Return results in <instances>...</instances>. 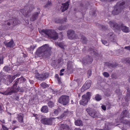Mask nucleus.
Here are the masks:
<instances>
[{
    "label": "nucleus",
    "mask_w": 130,
    "mask_h": 130,
    "mask_svg": "<svg viewBox=\"0 0 130 130\" xmlns=\"http://www.w3.org/2000/svg\"><path fill=\"white\" fill-rule=\"evenodd\" d=\"M52 48L47 44L41 46L38 48L35 54L36 57H42L46 58L49 57L51 55Z\"/></svg>",
    "instance_id": "nucleus-1"
},
{
    "label": "nucleus",
    "mask_w": 130,
    "mask_h": 130,
    "mask_svg": "<svg viewBox=\"0 0 130 130\" xmlns=\"http://www.w3.org/2000/svg\"><path fill=\"white\" fill-rule=\"evenodd\" d=\"M124 48L130 51V46H125Z\"/></svg>",
    "instance_id": "nucleus-55"
},
{
    "label": "nucleus",
    "mask_w": 130,
    "mask_h": 130,
    "mask_svg": "<svg viewBox=\"0 0 130 130\" xmlns=\"http://www.w3.org/2000/svg\"><path fill=\"white\" fill-rule=\"evenodd\" d=\"M102 41L103 44L107 46L109 45V42H107L106 40H102Z\"/></svg>",
    "instance_id": "nucleus-39"
},
{
    "label": "nucleus",
    "mask_w": 130,
    "mask_h": 130,
    "mask_svg": "<svg viewBox=\"0 0 130 130\" xmlns=\"http://www.w3.org/2000/svg\"><path fill=\"white\" fill-rule=\"evenodd\" d=\"M80 41L84 43H86L87 42V39L84 36H82L81 37Z\"/></svg>",
    "instance_id": "nucleus-31"
},
{
    "label": "nucleus",
    "mask_w": 130,
    "mask_h": 130,
    "mask_svg": "<svg viewBox=\"0 0 130 130\" xmlns=\"http://www.w3.org/2000/svg\"><path fill=\"white\" fill-rule=\"evenodd\" d=\"M56 46H58L61 48H62L63 47H64V44L63 43H59L57 42L56 43Z\"/></svg>",
    "instance_id": "nucleus-33"
},
{
    "label": "nucleus",
    "mask_w": 130,
    "mask_h": 130,
    "mask_svg": "<svg viewBox=\"0 0 130 130\" xmlns=\"http://www.w3.org/2000/svg\"><path fill=\"white\" fill-rule=\"evenodd\" d=\"M63 75V73H62V72H60V75L61 76L62 75Z\"/></svg>",
    "instance_id": "nucleus-58"
},
{
    "label": "nucleus",
    "mask_w": 130,
    "mask_h": 130,
    "mask_svg": "<svg viewBox=\"0 0 130 130\" xmlns=\"http://www.w3.org/2000/svg\"><path fill=\"white\" fill-rule=\"evenodd\" d=\"M67 19L64 18L63 20H60L59 19H56L55 22L57 23H63L64 22H66Z\"/></svg>",
    "instance_id": "nucleus-27"
},
{
    "label": "nucleus",
    "mask_w": 130,
    "mask_h": 130,
    "mask_svg": "<svg viewBox=\"0 0 130 130\" xmlns=\"http://www.w3.org/2000/svg\"><path fill=\"white\" fill-rule=\"evenodd\" d=\"M5 24H7L8 25H10L11 23L15 25L19 24L18 21L16 19H13L12 20L10 19L5 22Z\"/></svg>",
    "instance_id": "nucleus-11"
},
{
    "label": "nucleus",
    "mask_w": 130,
    "mask_h": 130,
    "mask_svg": "<svg viewBox=\"0 0 130 130\" xmlns=\"http://www.w3.org/2000/svg\"><path fill=\"white\" fill-rule=\"evenodd\" d=\"M108 85L107 84L103 88L102 90L104 92L105 94L107 96H109L110 95L111 93L110 90L109 88L107 89L106 88V86Z\"/></svg>",
    "instance_id": "nucleus-16"
},
{
    "label": "nucleus",
    "mask_w": 130,
    "mask_h": 130,
    "mask_svg": "<svg viewBox=\"0 0 130 130\" xmlns=\"http://www.w3.org/2000/svg\"><path fill=\"white\" fill-rule=\"evenodd\" d=\"M105 0L107 2H111V1H113V0Z\"/></svg>",
    "instance_id": "nucleus-60"
},
{
    "label": "nucleus",
    "mask_w": 130,
    "mask_h": 130,
    "mask_svg": "<svg viewBox=\"0 0 130 130\" xmlns=\"http://www.w3.org/2000/svg\"><path fill=\"white\" fill-rule=\"evenodd\" d=\"M55 77L57 78V79L58 81V83L59 84H60L61 83V82L60 79L58 75L57 74H56L55 75Z\"/></svg>",
    "instance_id": "nucleus-41"
},
{
    "label": "nucleus",
    "mask_w": 130,
    "mask_h": 130,
    "mask_svg": "<svg viewBox=\"0 0 130 130\" xmlns=\"http://www.w3.org/2000/svg\"><path fill=\"white\" fill-rule=\"evenodd\" d=\"M122 114L123 115V116H125L126 117H128L129 115V113L127 110H125L123 111Z\"/></svg>",
    "instance_id": "nucleus-32"
},
{
    "label": "nucleus",
    "mask_w": 130,
    "mask_h": 130,
    "mask_svg": "<svg viewBox=\"0 0 130 130\" xmlns=\"http://www.w3.org/2000/svg\"><path fill=\"white\" fill-rule=\"evenodd\" d=\"M58 101L63 105H66L69 102V97L67 95H62L59 99Z\"/></svg>",
    "instance_id": "nucleus-7"
},
{
    "label": "nucleus",
    "mask_w": 130,
    "mask_h": 130,
    "mask_svg": "<svg viewBox=\"0 0 130 130\" xmlns=\"http://www.w3.org/2000/svg\"><path fill=\"white\" fill-rule=\"evenodd\" d=\"M75 125L77 126H80L83 125L82 121L79 119L76 121H75Z\"/></svg>",
    "instance_id": "nucleus-26"
},
{
    "label": "nucleus",
    "mask_w": 130,
    "mask_h": 130,
    "mask_svg": "<svg viewBox=\"0 0 130 130\" xmlns=\"http://www.w3.org/2000/svg\"><path fill=\"white\" fill-rule=\"evenodd\" d=\"M127 91L128 92H129L130 91V90L129 89H128Z\"/></svg>",
    "instance_id": "nucleus-64"
},
{
    "label": "nucleus",
    "mask_w": 130,
    "mask_h": 130,
    "mask_svg": "<svg viewBox=\"0 0 130 130\" xmlns=\"http://www.w3.org/2000/svg\"><path fill=\"white\" fill-rule=\"evenodd\" d=\"M125 2L123 1H120L118 2L112 11V13L114 15L118 14L121 12L122 9L125 8Z\"/></svg>",
    "instance_id": "nucleus-4"
},
{
    "label": "nucleus",
    "mask_w": 130,
    "mask_h": 130,
    "mask_svg": "<svg viewBox=\"0 0 130 130\" xmlns=\"http://www.w3.org/2000/svg\"><path fill=\"white\" fill-rule=\"evenodd\" d=\"M91 81L88 80L87 81L85 84L82 88L81 91H83L84 90L89 88L91 86Z\"/></svg>",
    "instance_id": "nucleus-12"
},
{
    "label": "nucleus",
    "mask_w": 130,
    "mask_h": 130,
    "mask_svg": "<svg viewBox=\"0 0 130 130\" xmlns=\"http://www.w3.org/2000/svg\"><path fill=\"white\" fill-rule=\"evenodd\" d=\"M17 118L19 122L20 123H22L23 121V114L21 113L18 114L17 115Z\"/></svg>",
    "instance_id": "nucleus-19"
},
{
    "label": "nucleus",
    "mask_w": 130,
    "mask_h": 130,
    "mask_svg": "<svg viewBox=\"0 0 130 130\" xmlns=\"http://www.w3.org/2000/svg\"><path fill=\"white\" fill-rule=\"evenodd\" d=\"M0 122H1V123H2V125H5V121L4 120H0Z\"/></svg>",
    "instance_id": "nucleus-52"
},
{
    "label": "nucleus",
    "mask_w": 130,
    "mask_h": 130,
    "mask_svg": "<svg viewBox=\"0 0 130 130\" xmlns=\"http://www.w3.org/2000/svg\"><path fill=\"white\" fill-rule=\"evenodd\" d=\"M63 113L62 114L60 117V118L61 119L62 118L64 117H66L67 116H69L71 113L68 111L67 109H66L63 111Z\"/></svg>",
    "instance_id": "nucleus-17"
},
{
    "label": "nucleus",
    "mask_w": 130,
    "mask_h": 130,
    "mask_svg": "<svg viewBox=\"0 0 130 130\" xmlns=\"http://www.w3.org/2000/svg\"><path fill=\"white\" fill-rule=\"evenodd\" d=\"M67 35L69 38L70 39H74L78 38L77 35L75 34L74 31L71 30L68 31Z\"/></svg>",
    "instance_id": "nucleus-8"
},
{
    "label": "nucleus",
    "mask_w": 130,
    "mask_h": 130,
    "mask_svg": "<svg viewBox=\"0 0 130 130\" xmlns=\"http://www.w3.org/2000/svg\"><path fill=\"white\" fill-rule=\"evenodd\" d=\"M86 61L87 63H90L93 61V59L92 57L88 56L87 57Z\"/></svg>",
    "instance_id": "nucleus-30"
},
{
    "label": "nucleus",
    "mask_w": 130,
    "mask_h": 130,
    "mask_svg": "<svg viewBox=\"0 0 130 130\" xmlns=\"http://www.w3.org/2000/svg\"><path fill=\"white\" fill-rule=\"evenodd\" d=\"M52 122V119L50 118H43L41 120V122L42 123L47 125L51 124Z\"/></svg>",
    "instance_id": "nucleus-10"
},
{
    "label": "nucleus",
    "mask_w": 130,
    "mask_h": 130,
    "mask_svg": "<svg viewBox=\"0 0 130 130\" xmlns=\"http://www.w3.org/2000/svg\"><path fill=\"white\" fill-rule=\"evenodd\" d=\"M69 4L68 2H67L65 3H63L62 4L60 9L62 12H63L67 10L68 8Z\"/></svg>",
    "instance_id": "nucleus-15"
},
{
    "label": "nucleus",
    "mask_w": 130,
    "mask_h": 130,
    "mask_svg": "<svg viewBox=\"0 0 130 130\" xmlns=\"http://www.w3.org/2000/svg\"><path fill=\"white\" fill-rule=\"evenodd\" d=\"M8 89H10L9 91L11 95L12 93L17 92L19 90V87L17 86L13 85L12 87L9 88Z\"/></svg>",
    "instance_id": "nucleus-13"
},
{
    "label": "nucleus",
    "mask_w": 130,
    "mask_h": 130,
    "mask_svg": "<svg viewBox=\"0 0 130 130\" xmlns=\"http://www.w3.org/2000/svg\"><path fill=\"white\" fill-rule=\"evenodd\" d=\"M2 128L4 130H8V129L7 127H6L5 126V125H2Z\"/></svg>",
    "instance_id": "nucleus-49"
},
{
    "label": "nucleus",
    "mask_w": 130,
    "mask_h": 130,
    "mask_svg": "<svg viewBox=\"0 0 130 130\" xmlns=\"http://www.w3.org/2000/svg\"><path fill=\"white\" fill-rule=\"evenodd\" d=\"M51 5V2L49 1L45 5V7L47 8L50 7Z\"/></svg>",
    "instance_id": "nucleus-45"
},
{
    "label": "nucleus",
    "mask_w": 130,
    "mask_h": 130,
    "mask_svg": "<svg viewBox=\"0 0 130 130\" xmlns=\"http://www.w3.org/2000/svg\"><path fill=\"white\" fill-rule=\"evenodd\" d=\"M35 47V46L34 45L31 46L30 47V50L33 51Z\"/></svg>",
    "instance_id": "nucleus-51"
},
{
    "label": "nucleus",
    "mask_w": 130,
    "mask_h": 130,
    "mask_svg": "<svg viewBox=\"0 0 130 130\" xmlns=\"http://www.w3.org/2000/svg\"><path fill=\"white\" fill-rule=\"evenodd\" d=\"M74 64V63L73 62L71 61H69L67 64V69L68 70H69L71 69H72L73 67Z\"/></svg>",
    "instance_id": "nucleus-20"
},
{
    "label": "nucleus",
    "mask_w": 130,
    "mask_h": 130,
    "mask_svg": "<svg viewBox=\"0 0 130 130\" xmlns=\"http://www.w3.org/2000/svg\"><path fill=\"white\" fill-rule=\"evenodd\" d=\"M3 62V58L2 57H0V64H2Z\"/></svg>",
    "instance_id": "nucleus-54"
},
{
    "label": "nucleus",
    "mask_w": 130,
    "mask_h": 130,
    "mask_svg": "<svg viewBox=\"0 0 130 130\" xmlns=\"http://www.w3.org/2000/svg\"><path fill=\"white\" fill-rule=\"evenodd\" d=\"M91 95V93L89 92H87L86 94L83 95L82 96V100L79 102L80 104L84 106L87 105L88 100L90 99Z\"/></svg>",
    "instance_id": "nucleus-5"
},
{
    "label": "nucleus",
    "mask_w": 130,
    "mask_h": 130,
    "mask_svg": "<svg viewBox=\"0 0 130 130\" xmlns=\"http://www.w3.org/2000/svg\"><path fill=\"white\" fill-rule=\"evenodd\" d=\"M67 28L66 26H61L58 28V29L60 30H64Z\"/></svg>",
    "instance_id": "nucleus-38"
},
{
    "label": "nucleus",
    "mask_w": 130,
    "mask_h": 130,
    "mask_svg": "<svg viewBox=\"0 0 130 130\" xmlns=\"http://www.w3.org/2000/svg\"><path fill=\"white\" fill-rule=\"evenodd\" d=\"M41 86L43 88H44L48 87V86L45 83H42L40 84Z\"/></svg>",
    "instance_id": "nucleus-37"
},
{
    "label": "nucleus",
    "mask_w": 130,
    "mask_h": 130,
    "mask_svg": "<svg viewBox=\"0 0 130 130\" xmlns=\"http://www.w3.org/2000/svg\"><path fill=\"white\" fill-rule=\"evenodd\" d=\"M103 74L104 76L105 77H108L109 76V74L107 72H103Z\"/></svg>",
    "instance_id": "nucleus-43"
},
{
    "label": "nucleus",
    "mask_w": 130,
    "mask_h": 130,
    "mask_svg": "<svg viewBox=\"0 0 130 130\" xmlns=\"http://www.w3.org/2000/svg\"><path fill=\"white\" fill-rule=\"evenodd\" d=\"M40 33H44L48 36V38L54 40L57 39L58 38V33L53 29H43L39 30Z\"/></svg>",
    "instance_id": "nucleus-2"
},
{
    "label": "nucleus",
    "mask_w": 130,
    "mask_h": 130,
    "mask_svg": "<svg viewBox=\"0 0 130 130\" xmlns=\"http://www.w3.org/2000/svg\"><path fill=\"white\" fill-rule=\"evenodd\" d=\"M116 36L112 32H110L106 35L105 38L110 42H115L116 41Z\"/></svg>",
    "instance_id": "nucleus-9"
},
{
    "label": "nucleus",
    "mask_w": 130,
    "mask_h": 130,
    "mask_svg": "<svg viewBox=\"0 0 130 130\" xmlns=\"http://www.w3.org/2000/svg\"><path fill=\"white\" fill-rule=\"evenodd\" d=\"M16 122V121L15 120H14L13 121L12 123H15Z\"/></svg>",
    "instance_id": "nucleus-59"
},
{
    "label": "nucleus",
    "mask_w": 130,
    "mask_h": 130,
    "mask_svg": "<svg viewBox=\"0 0 130 130\" xmlns=\"http://www.w3.org/2000/svg\"><path fill=\"white\" fill-rule=\"evenodd\" d=\"M105 125V129H96V130H110V128L109 126H107V124H106Z\"/></svg>",
    "instance_id": "nucleus-40"
},
{
    "label": "nucleus",
    "mask_w": 130,
    "mask_h": 130,
    "mask_svg": "<svg viewBox=\"0 0 130 130\" xmlns=\"http://www.w3.org/2000/svg\"><path fill=\"white\" fill-rule=\"evenodd\" d=\"M49 76V74L48 73H44L41 74V80H44L47 77Z\"/></svg>",
    "instance_id": "nucleus-23"
},
{
    "label": "nucleus",
    "mask_w": 130,
    "mask_h": 130,
    "mask_svg": "<svg viewBox=\"0 0 130 130\" xmlns=\"http://www.w3.org/2000/svg\"><path fill=\"white\" fill-rule=\"evenodd\" d=\"M99 27L100 28H102V29L104 30L106 29L107 28L106 26H104L100 25L99 26Z\"/></svg>",
    "instance_id": "nucleus-46"
},
{
    "label": "nucleus",
    "mask_w": 130,
    "mask_h": 130,
    "mask_svg": "<svg viewBox=\"0 0 130 130\" xmlns=\"http://www.w3.org/2000/svg\"><path fill=\"white\" fill-rule=\"evenodd\" d=\"M20 78V80H22L23 79V82L25 81V80H26V79H25V78H23L22 77L21 78Z\"/></svg>",
    "instance_id": "nucleus-56"
},
{
    "label": "nucleus",
    "mask_w": 130,
    "mask_h": 130,
    "mask_svg": "<svg viewBox=\"0 0 130 130\" xmlns=\"http://www.w3.org/2000/svg\"><path fill=\"white\" fill-rule=\"evenodd\" d=\"M60 130H68L69 126L66 124H61L60 127Z\"/></svg>",
    "instance_id": "nucleus-21"
},
{
    "label": "nucleus",
    "mask_w": 130,
    "mask_h": 130,
    "mask_svg": "<svg viewBox=\"0 0 130 130\" xmlns=\"http://www.w3.org/2000/svg\"><path fill=\"white\" fill-rule=\"evenodd\" d=\"M125 101H128L130 99V95L129 93H127L125 98Z\"/></svg>",
    "instance_id": "nucleus-35"
},
{
    "label": "nucleus",
    "mask_w": 130,
    "mask_h": 130,
    "mask_svg": "<svg viewBox=\"0 0 130 130\" xmlns=\"http://www.w3.org/2000/svg\"><path fill=\"white\" fill-rule=\"evenodd\" d=\"M41 74H39L38 73H36L35 74V77L37 79L41 80Z\"/></svg>",
    "instance_id": "nucleus-36"
},
{
    "label": "nucleus",
    "mask_w": 130,
    "mask_h": 130,
    "mask_svg": "<svg viewBox=\"0 0 130 130\" xmlns=\"http://www.w3.org/2000/svg\"><path fill=\"white\" fill-rule=\"evenodd\" d=\"M4 69L6 71L8 72L9 71V70L10 69L9 67H5L4 68Z\"/></svg>",
    "instance_id": "nucleus-48"
},
{
    "label": "nucleus",
    "mask_w": 130,
    "mask_h": 130,
    "mask_svg": "<svg viewBox=\"0 0 130 130\" xmlns=\"http://www.w3.org/2000/svg\"><path fill=\"white\" fill-rule=\"evenodd\" d=\"M123 53V52L122 51H121V52H120L119 53H121V54L122 53Z\"/></svg>",
    "instance_id": "nucleus-62"
},
{
    "label": "nucleus",
    "mask_w": 130,
    "mask_h": 130,
    "mask_svg": "<svg viewBox=\"0 0 130 130\" xmlns=\"http://www.w3.org/2000/svg\"><path fill=\"white\" fill-rule=\"evenodd\" d=\"M101 108L102 109H103L104 110H106V106L104 105H102L101 106Z\"/></svg>",
    "instance_id": "nucleus-53"
},
{
    "label": "nucleus",
    "mask_w": 130,
    "mask_h": 130,
    "mask_svg": "<svg viewBox=\"0 0 130 130\" xmlns=\"http://www.w3.org/2000/svg\"><path fill=\"white\" fill-rule=\"evenodd\" d=\"M54 105V103L52 102L49 101L48 103V106L51 107H53Z\"/></svg>",
    "instance_id": "nucleus-44"
},
{
    "label": "nucleus",
    "mask_w": 130,
    "mask_h": 130,
    "mask_svg": "<svg viewBox=\"0 0 130 130\" xmlns=\"http://www.w3.org/2000/svg\"><path fill=\"white\" fill-rule=\"evenodd\" d=\"M95 99L96 100L99 101L101 99V97L99 94H97L95 96Z\"/></svg>",
    "instance_id": "nucleus-34"
},
{
    "label": "nucleus",
    "mask_w": 130,
    "mask_h": 130,
    "mask_svg": "<svg viewBox=\"0 0 130 130\" xmlns=\"http://www.w3.org/2000/svg\"><path fill=\"white\" fill-rule=\"evenodd\" d=\"M42 112L44 113H47L48 111V109L47 106H43L41 109Z\"/></svg>",
    "instance_id": "nucleus-22"
},
{
    "label": "nucleus",
    "mask_w": 130,
    "mask_h": 130,
    "mask_svg": "<svg viewBox=\"0 0 130 130\" xmlns=\"http://www.w3.org/2000/svg\"><path fill=\"white\" fill-rule=\"evenodd\" d=\"M5 45L8 47L13 48L15 45V44L13 40L8 42H4Z\"/></svg>",
    "instance_id": "nucleus-14"
},
{
    "label": "nucleus",
    "mask_w": 130,
    "mask_h": 130,
    "mask_svg": "<svg viewBox=\"0 0 130 130\" xmlns=\"http://www.w3.org/2000/svg\"><path fill=\"white\" fill-rule=\"evenodd\" d=\"M90 110L91 108H87L86 109V110L87 111L88 114L90 115Z\"/></svg>",
    "instance_id": "nucleus-50"
},
{
    "label": "nucleus",
    "mask_w": 130,
    "mask_h": 130,
    "mask_svg": "<svg viewBox=\"0 0 130 130\" xmlns=\"http://www.w3.org/2000/svg\"><path fill=\"white\" fill-rule=\"evenodd\" d=\"M33 6H31L30 7L25 6L24 9H21L20 11L25 16L28 15V13L30 12L33 9Z\"/></svg>",
    "instance_id": "nucleus-6"
},
{
    "label": "nucleus",
    "mask_w": 130,
    "mask_h": 130,
    "mask_svg": "<svg viewBox=\"0 0 130 130\" xmlns=\"http://www.w3.org/2000/svg\"><path fill=\"white\" fill-rule=\"evenodd\" d=\"M90 115L93 118H96L98 116L97 113L95 111L91 112L90 114Z\"/></svg>",
    "instance_id": "nucleus-29"
},
{
    "label": "nucleus",
    "mask_w": 130,
    "mask_h": 130,
    "mask_svg": "<svg viewBox=\"0 0 130 130\" xmlns=\"http://www.w3.org/2000/svg\"><path fill=\"white\" fill-rule=\"evenodd\" d=\"M10 90V89H8L7 90L4 92H0V93L2 94L6 95H10V93L9 92V91Z\"/></svg>",
    "instance_id": "nucleus-28"
},
{
    "label": "nucleus",
    "mask_w": 130,
    "mask_h": 130,
    "mask_svg": "<svg viewBox=\"0 0 130 130\" xmlns=\"http://www.w3.org/2000/svg\"><path fill=\"white\" fill-rule=\"evenodd\" d=\"M128 81L130 83V77L129 78V79H128Z\"/></svg>",
    "instance_id": "nucleus-63"
},
{
    "label": "nucleus",
    "mask_w": 130,
    "mask_h": 130,
    "mask_svg": "<svg viewBox=\"0 0 130 130\" xmlns=\"http://www.w3.org/2000/svg\"><path fill=\"white\" fill-rule=\"evenodd\" d=\"M20 78H19L15 79L14 81L15 83L13 85L17 86V85L19 83V80H20Z\"/></svg>",
    "instance_id": "nucleus-42"
},
{
    "label": "nucleus",
    "mask_w": 130,
    "mask_h": 130,
    "mask_svg": "<svg viewBox=\"0 0 130 130\" xmlns=\"http://www.w3.org/2000/svg\"><path fill=\"white\" fill-rule=\"evenodd\" d=\"M118 91H119V90H117L116 91V93H117V92H118Z\"/></svg>",
    "instance_id": "nucleus-61"
},
{
    "label": "nucleus",
    "mask_w": 130,
    "mask_h": 130,
    "mask_svg": "<svg viewBox=\"0 0 130 130\" xmlns=\"http://www.w3.org/2000/svg\"><path fill=\"white\" fill-rule=\"evenodd\" d=\"M91 70H89L87 72V75L88 77H89L91 75Z\"/></svg>",
    "instance_id": "nucleus-47"
},
{
    "label": "nucleus",
    "mask_w": 130,
    "mask_h": 130,
    "mask_svg": "<svg viewBox=\"0 0 130 130\" xmlns=\"http://www.w3.org/2000/svg\"><path fill=\"white\" fill-rule=\"evenodd\" d=\"M64 69H62L60 70V72H63L64 71Z\"/></svg>",
    "instance_id": "nucleus-57"
},
{
    "label": "nucleus",
    "mask_w": 130,
    "mask_h": 130,
    "mask_svg": "<svg viewBox=\"0 0 130 130\" xmlns=\"http://www.w3.org/2000/svg\"><path fill=\"white\" fill-rule=\"evenodd\" d=\"M63 111L62 109L59 108H58L57 109H55L53 115H57L61 111Z\"/></svg>",
    "instance_id": "nucleus-25"
},
{
    "label": "nucleus",
    "mask_w": 130,
    "mask_h": 130,
    "mask_svg": "<svg viewBox=\"0 0 130 130\" xmlns=\"http://www.w3.org/2000/svg\"><path fill=\"white\" fill-rule=\"evenodd\" d=\"M16 75L18 76V75H14L12 77H11V76H8L7 78L9 79L7 80L9 81L10 83H11L13 80L16 77Z\"/></svg>",
    "instance_id": "nucleus-24"
},
{
    "label": "nucleus",
    "mask_w": 130,
    "mask_h": 130,
    "mask_svg": "<svg viewBox=\"0 0 130 130\" xmlns=\"http://www.w3.org/2000/svg\"><path fill=\"white\" fill-rule=\"evenodd\" d=\"M109 24L112 29L114 30L119 29V28H121L123 32L127 33L129 31V29L128 27L123 25H121L120 27L114 21H110Z\"/></svg>",
    "instance_id": "nucleus-3"
},
{
    "label": "nucleus",
    "mask_w": 130,
    "mask_h": 130,
    "mask_svg": "<svg viewBox=\"0 0 130 130\" xmlns=\"http://www.w3.org/2000/svg\"><path fill=\"white\" fill-rule=\"evenodd\" d=\"M38 13L36 12L34 13L32 15V17L30 19V20L32 21H34L38 17Z\"/></svg>",
    "instance_id": "nucleus-18"
}]
</instances>
